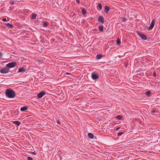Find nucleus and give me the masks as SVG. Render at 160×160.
Returning a JSON list of instances; mask_svg holds the SVG:
<instances>
[{
  "label": "nucleus",
  "mask_w": 160,
  "mask_h": 160,
  "mask_svg": "<svg viewBox=\"0 0 160 160\" xmlns=\"http://www.w3.org/2000/svg\"><path fill=\"white\" fill-rule=\"evenodd\" d=\"M5 93L7 97L9 98H13L16 96L15 92L10 88L7 89Z\"/></svg>",
  "instance_id": "f257e3e1"
},
{
  "label": "nucleus",
  "mask_w": 160,
  "mask_h": 160,
  "mask_svg": "<svg viewBox=\"0 0 160 160\" xmlns=\"http://www.w3.org/2000/svg\"><path fill=\"white\" fill-rule=\"evenodd\" d=\"M17 64L16 62H12L6 64V67L9 68H11L14 67Z\"/></svg>",
  "instance_id": "f03ea898"
},
{
  "label": "nucleus",
  "mask_w": 160,
  "mask_h": 160,
  "mask_svg": "<svg viewBox=\"0 0 160 160\" xmlns=\"http://www.w3.org/2000/svg\"><path fill=\"white\" fill-rule=\"evenodd\" d=\"M138 35L143 40H146L147 39V36L144 34H142V32H140L138 31H137Z\"/></svg>",
  "instance_id": "7ed1b4c3"
},
{
  "label": "nucleus",
  "mask_w": 160,
  "mask_h": 160,
  "mask_svg": "<svg viewBox=\"0 0 160 160\" xmlns=\"http://www.w3.org/2000/svg\"><path fill=\"white\" fill-rule=\"evenodd\" d=\"M10 72L9 69L6 68H1L0 70V72L2 73H6Z\"/></svg>",
  "instance_id": "20e7f679"
},
{
  "label": "nucleus",
  "mask_w": 160,
  "mask_h": 160,
  "mask_svg": "<svg viewBox=\"0 0 160 160\" xmlns=\"http://www.w3.org/2000/svg\"><path fill=\"white\" fill-rule=\"evenodd\" d=\"M92 78L93 79L96 80L98 78L99 76L98 73L93 72L92 74Z\"/></svg>",
  "instance_id": "39448f33"
},
{
  "label": "nucleus",
  "mask_w": 160,
  "mask_h": 160,
  "mask_svg": "<svg viewBox=\"0 0 160 160\" xmlns=\"http://www.w3.org/2000/svg\"><path fill=\"white\" fill-rule=\"evenodd\" d=\"M45 92L44 91H42L40 93L38 94L37 97L38 98H42L45 94Z\"/></svg>",
  "instance_id": "423d86ee"
},
{
  "label": "nucleus",
  "mask_w": 160,
  "mask_h": 160,
  "mask_svg": "<svg viewBox=\"0 0 160 160\" xmlns=\"http://www.w3.org/2000/svg\"><path fill=\"white\" fill-rule=\"evenodd\" d=\"M155 25V21L153 19V20L152 21L151 23L150 24V26L148 28V29L149 30H150L152 29V28H153L154 26Z\"/></svg>",
  "instance_id": "0eeeda50"
},
{
  "label": "nucleus",
  "mask_w": 160,
  "mask_h": 160,
  "mask_svg": "<svg viewBox=\"0 0 160 160\" xmlns=\"http://www.w3.org/2000/svg\"><path fill=\"white\" fill-rule=\"evenodd\" d=\"M98 21L102 24H103L104 23V19L103 17L102 16H100L98 18Z\"/></svg>",
  "instance_id": "6e6552de"
},
{
  "label": "nucleus",
  "mask_w": 160,
  "mask_h": 160,
  "mask_svg": "<svg viewBox=\"0 0 160 160\" xmlns=\"http://www.w3.org/2000/svg\"><path fill=\"white\" fill-rule=\"evenodd\" d=\"M110 10V8L107 6H106L105 7V8H104V12L106 13H107L108 12H109V11Z\"/></svg>",
  "instance_id": "1a4fd4ad"
},
{
  "label": "nucleus",
  "mask_w": 160,
  "mask_h": 160,
  "mask_svg": "<svg viewBox=\"0 0 160 160\" xmlns=\"http://www.w3.org/2000/svg\"><path fill=\"white\" fill-rule=\"evenodd\" d=\"M26 71V69L23 68H21L18 69V72H25Z\"/></svg>",
  "instance_id": "9d476101"
},
{
  "label": "nucleus",
  "mask_w": 160,
  "mask_h": 160,
  "mask_svg": "<svg viewBox=\"0 0 160 160\" xmlns=\"http://www.w3.org/2000/svg\"><path fill=\"white\" fill-rule=\"evenodd\" d=\"M102 6L101 3H99L97 7V8L99 11H101L102 9Z\"/></svg>",
  "instance_id": "9b49d317"
},
{
  "label": "nucleus",
  "mask_w": 160,
  "mask_h": 160,
  "mask_svg": "<svg viewBox=\"0 0 160 160\" xmlns=\"http://www.w3.org/2000/svg\"><path fill=\"white\" fill-rule=\"evenodd\" d=\"M28 109V106H26L22 107L20 108V110L21 111H24Z\"/></svg>",
  "instance_id": "f8f14e48"
},
{
  "label": "nucleus",
  "mask_w": 160,
  "mask_h": 160,
  "mask_svg": "<svg viewBox=\"0 0 160 160\" xmlns=\"http://www.w3.org/2000/svg\"><path fill=\"white\" fill-rule=\"evenodd\" d=\"M13 123L16 124L17 126H19L20 125L21 123L19 121H15L13 122Z\"/></svg>",
  "instance_id": "ddd939ff"
},
{
  "label": "nucleus",
  "mask_w": 160,
  "mask_h": 160,
  "mask_svg": "<svg viewBox=\"0 0 160 160\" xmlns=\"http://www.w3.org/2000/svg\"><path fill=\"white\" fill-rule=\"evenodd\" d=\"M88 136L91 139H93L94 138L93 134L91 133H89L88 134Z\"/></svg>",
  "instance_id": "4468645a"
},
{
  "label": "nucleus",
  "mask_w": 160,
  "mask_h": 160,
  "mask_svg": "<svg viewBox=\"0 0 160 160\" xmlns=\"http://www.w3.org/2000/svg\"><path fill=\"white\" fill-rule=\"evenodd\" d=\"M102 55L101 54H98L96 56V58L98 59H100L102 57Z\"/></svg>",
  "instance_id": "2eb2a0df"
},
{
  "label": "nucleus",
  "mask_w": 160,
  "mask_h": 160,
  "mask_svg": "<svg viewBox=\"0 0 160 160\" xmlns=\"http://www.w3.org/2000/svg\"><path fill=\"white\" fill-rule=\"evenodd\" d=\"M99 30L100 32H102L103 31V26H101L99 27Z\"/></svg>",
  "instance_id": "dca6fc26"
},
{
  "label": "nucleus",
  "mask_w": 160,
  "mask_h": 160,
  "mask_svg": "<svg viewBox=\"0 0 160 160\" xmlns=\"http://www.w3.org/2000/svg\"><path fill=\"white\" fill-rule=\"evenodd\" d=\"M7 26L10 28H12L14 27L13 25L8 23L7 24Z\"/></svg>",
  "instance_id": "f3484780"
},
{
  "label": "nucleus",
  "mask_w": 160,
  "mask_h": 160,
  "mask_svg": "<svg viewBox=\"0 0 160 160\" xmlns=\"http://www.w3.org/2000/svg\"><path fill=\"white\" fill-rule=\"evenodd\" d=\"M86 10L84 8H83L82 9V14L83 15H85L86 14Z\"/></svg>",
  "instance_id": "a211bd4d"
},
{
  "label": "nucleus",
  "mask_w": 160,
  "mask_h": 160,
  "mask_svg": "<svg viewBox=\"0 0 160 160\" xmlns=\"http://www.w3.org/2000/svg\"><path fill=\"white\" fill-rule=\"evenodd\" d=\"M155 112H157V113H158V111H156V109H153L151 112V113H152V114H153V115H154V113H155ZM155 115H156V114H155Z\"/></svg>",
  "instance_id": "6ab92c4d"
},
{
  "label": "nucleus",
  "mask_w": 160,
  "mask_h": 160,
  "mask_svg": "<svg viewBox=\"0 0 160 160\" xmlns=\"http://www.w3.org/2000/svg\"><path fill=\"white\" fill-rule=\"evenodd\" d=\"M36 17H37V14L35 13H33L32 15V19H35L36 18Z\"/></svg>",
  "instance_id": "aec40b11"
},
{
  "label": "nucleus",
  "mask_w": 160,
  "mask_h": 160,
  "mask_svg": "<svg viewBox=\"0 0 160 160\" xmlns=\"http://www.w3.org/2000/svg\"><path fill=\"white\" fill-rule=\"evenodd\" d=\"M116 43H117V44L118 46H119V45H120V44H121V41H120V40L119 39H118L117 40Z\"/></svg>",
  "instance_id": "412c9836"
},
{
  "label": "nucleus",
  "mask_w": 160,
  "mask_h": 160,
  "mask_svg": "<svg viewBox=\"0 0 160 160\" xmlns=\"http://www.w3.org/2000/svg\"><path fill=\"white\" fill-rule=\"evenodd\" d=\"M48 23L47 21H45L43 22V25L44 27H47L48 25Z\"/></svg>",
  "instance_id": "4be33fe9"
},
{
  "label": "nucleus",
  "mask_w": 160,
  "mask_h": 160,
  "mask_svg": "<svg viewBox=\"0 0 160 160\" xmlns=\"http://www.w3.org/2000/svg\"><path fill=\"white\" fill-rule=\"evenodd\" d=\"M122 118V117L121 115H118L117 116L116 118L119 120H121Z\"/></svg>",
  "instance_id": "5701e85b"
},
{
  "label": "nucleus",
  "mask_w": 160,
  "mask_h": 160,
  "mask_svg": "<svg viewBox=\"0 0 160 160\" xmlns=\"http://www.w3.org/2000/svg\"><path fill=\"white\" fill-rule=\"evenodd\" d=\"M151 93V92L149 91H147L146 92V95L147 96H149Z\"/></svg>",
  "instance_id": "b1692460"
},
{
  "label": "nucleus",
  "mask_w": 160,
  "mask_h": 160,
  "mask_svg": "<svg viewBox=\"0 0 160 160\" xmlns=\"http://www.w3.org/2000/svg\"><path fill=\"white\" fill-rule=\"evenodd\" d=\"M120 18L122 19V21L126 22L127 21V19L122 17H121Z\"/></svg>",
  "instance_id": "393cba45"
},
{
  "label": "nucleus",
  "mask_w": 160,
  "mask_h": 160,
  "mask_svg": "<svg viewBox=\"0 0 160 160\" xmlns=\"http://www.w3.org/2000/svg\"><path fill=\"white\" fill-rule=\"evenodd\" d=\"M124 133L122 132H118V136H120L122 134H123Z\"/></svg>",
  "instance_id": "a878e982"
},
{
  "label": "nucleus",
  "mask_w": 160,
  "mask_h": 160,
  "mask_svg": "<svg viewBox=\"0 0 160 160\" xmlns=\"http://www.w3.org/2000/svg\"><path fill=\"white\" fill-rule=\"evenodd\" d=\"M27 159L28 160H33V158L31 157H28Z\"/></svg>",
  "instance_id": "bb28decb"
},
{
  "label": "nucleus",
  "mask_w": 160,
  "mask_h": 160,
  "mask_svg": "<svg viewBox=\"0 0 160 160\" xmlns=\"http://www.w3.org/2000/svg\"><path fill=\"white\" fill-rule=\"evenodd\" d=\"M57 122L59 124H60V122L59 120H57Z\"/></svg>",
  "instance_id": "cd10ccee"
},
{
  "label": "nucleus",
  "mask_w": 160,
  "mask_h": 160,
  "mask_svg": "<svg viewBox=\"0 0 160 160\" xmlns=\"http://www.w3.org/2000/svg\"><path fill=\"white\" fill-rule=\"evenodd\" d=\"M2 56V52H0V58H1Z\"/></svg>",
  "instance_id": "c85d7f7f"
},
{
  "label": "nucleus",
  "mask_w": 160,
  "mask_h": 160,
  "mask_svg": "<svg viewBox=\"0 0 160 160\" xmlns=\"http://www.w3.org/2000/svg\"><path fill=\"white\" fill-rule=\"evenodd\" d=\"M2 21L4 22H6L7 21V20L6 18H4L2 19Z\"/></svg>",
  "instance_id": "c756f323"
},
{
  "label": "nucleus",
  "mask_w": 160,
  "mask_h": 160,
  "mask_svg": "<svg viewBox=\"0 0 160 160\" xmlns=\"http://www.w3.org/2000/svg\"><path fill=\"white\" fill-rule=\"evenodd\" d=\"M32 153L34 155H36V152L35 151L32 152Z\"/></svg>",
  "instance_id": "7c9ffc66"
},
{
  "label": "nucleus",
  "mask_w": 160,
  "mask_h": 160,
  "mask_svg": "<svg viewBox=\"0 0 160 160\" xmlns=\"http://www.w3.org/2000/svg\"><path fill=\"white\" fill-rule=\"evenodd\" d=\"M153 75L155 77L156 76V74L155 72H154Z\"/></svg>",
  "instance_id": "2f4dec72"
},
{
  "label": "nucleus",
  "mask_w": 160,
  "mask_h": 160,
  "mask_svg": "<svg viewBox=\"0 0 160 160\" xmlns=\"http://www.w3.org/2000/svg\"><path fill=\"white\" fill-rule=\"evenodd\" d=\"M76 2L78 3H79L80 2V0H76Z\"/></svg>",
  "instance_id": "473e14b6"
},
{
  "label": "nucleus",
  "mask_w": 160,
  "mask_h": 160,
  "mask_svg": "<svg viewBox=\"0 0 160 160\" xmlns=\"http://www.w3.org/2000/svg\"><path fill=\"white\" fill-rule=\"evenodd\" d=\"M120 128V127H118L117 128H116V130H119Z\"/></svg>",
  "instance_id": "72a5a7b5"
},
{
  "label": "nucleus",
  "mask_w": 160,
  "mask_h": 160,
  "mask_svg": "<svg viewBox=\"0 0 160 160\" xmlns=\"http://www.w3.org/2000/svg\"><path fill=\"white\" fill-rule=\"evenodd\" d=\"M66 74H70L71 73H68V72H66Z\"/></svg>",
  "instance_id": "f704fd0d"
},
{
  "label": "nucleus",
  "mask_w": 160,
  "mask_h": 160,
  "mask_svg": "<svg viewBox=\"0 0 160 160\" xmlns=\"http://www.w3.org/2000/svg\"><path fill=\"white\" fill-rule=\"evenodd\" d=\"M157 3V1H154V4Z\"/></svg>",
  "instance_id": "c9c22d12"
},
{
  "label": "nucleus",
  "mask_w": 160,
  "mask_h": 160,
  "mask_svg": "<svg viewBox=\"0 0 160 160\" xmlns=\"http://www.w3.org/2000/svg\"><path fill=\"white\" fill-rule=\"evenodd\" d=\"M13 3H14L13 2H12L11 4H13Z\"/></svg>",
  "instance_id": "e433bc0d"
},
{
  "label": "nucleus",
  "mask_w": 160,
  "mask_h": 160,
  "mask_svg": "<svg viewBox=\"0 0 160 160\" xmlns=\"http://www.w3.org/2000/svg\"><path fill=\"white\" fill-rule=\"evenodd\" d=\"M159 151H160V150Z\"/></svg>",
  "instance_id": "4c0bfd02"
}]
</instances>
